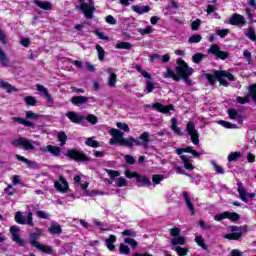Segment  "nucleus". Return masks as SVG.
I'll return each instance as SVG.
<instances>
[{"label": "nucleus", "instance_id": "obj_7", "mask_svg": "<svg viewBox=\"0 0 256 256\" xmlns=\"http://www.w3.org/2000/svg\"><path fill=\"white\" fill-rule=\"evenodd\" d=\"M15 221L19 225H29L30 227H33V212L31 210L28 211V217L25 219V216H23L22 212H16L15 214Z\"/></svg>", "mask_w": 256, "mask_h": 256}, {"label": "nucleus", "instance_id": "obj_58", "mask_svg": "<svg viewBox=\"0 0 256 256\" xmlns=\"http://www.w3.org/2000/svg\"><path fill=\"white\" fill-rule=\"evenodd\" d=\"M115 187H127V180L123 177H119L115 181Z\"/></svg>", "mask_w": 256, "mask_h": 256}, {"label": "nucleus", "instance_id": "obj_21", "mask_svg": "<svg viewBox=\"0 0 256 256\" xmlns=\"http://www.w3.org/2000/svg\"><path fill=\"white\" fill-rule=\"evenodd\" d=\"M228 23L230 25H235V26H239V25H247V21H245V17H243L241 14H233L230 19L228 20Z\"/></svg>", "mask_w": 256, "mask_h": 256}, {"label": "nucleus", "instance_id": "obj_59", "mask_svg": "<svg viewBox=\"0 0 256 256\" xmlns=\"http://www.w3.org/2000/svg\"><path fill=\"white\" fill-rule=\"evenodd\" d=\"M85 143L88 147H93V149H97V147H99V142L93 138H88Z\"/></svg>", "mask_w": 256, "mask_h": 256}, {"label": "nucleus", "instance_id": "obj_61", "mask_svg": "<svg viewBox=\"0 0 256 256\" xmlns=\"http://www.w3.org/2000/svg\"><path fill=\"white\" fill-rule=\"evenodd\" d=\"M116 126L118 127V129H121L126 133H129V131H131V128H129V125L127 123L118 122Z\"/></svg>", "mask_w": 256, "mask_h": 256}, {"label": "nucleus", "instance_id": "obj_22", "mask_svg": "<svg viewBox=\"0 0 256 256\" xmlns=\"http://www.w3.org/2000/svg\"><path fill=\"white\" fill-rule=\"evenodd\" d=\"M177 11H179V3L171 0L165 7L164 15H176Z\"/></svg>", "mask_w": 256, "mask_h": 256}, {"label": "nucleus", "instance_id": "obj_49", "mask_svg": "<svg viewBox=\"0 0 256 256\" xmlns=\"http://www.w3.org/2000/svg\"><path fill=\"white\" fill-rule=\"evenodd\" d=\"M24 101L29 107H35L37 105V100L33 96H26Z\"/></svg>", "mask_w": 256, "mask_h": 256}, {"label": "nucleus", "instance_id": "obj_24", "mask_svg": "<svg viewBox=\"0 0 256 256\" xmlns=\"http://www.w3.org/2000/svg\"><path fill=\"white\" fill-rule=\"evenodd\" d=\"M152 109H155L156 111H159L160 113H169V111H175V106L172 104L168 106H164L161 103H155L152 105Z\"/></svg>", "mask_w": 256, "mask_h": 256}, {"label": "nucleus", "instance_id": "obj_52", "mask_svg": "<svg viewBox=\"0 0 256 256\" xmlns=\"http://www.w3.org/2000/svg\"><path fill=\"white\" fill-rule=\"evenodd\" d=\"M86 121L88 123H91V125H97V123H99V118H97V116L93 115V114H88L85 117Z\"/></svg>", "mask_w": 256, "mask_h": 256}, {"label": "nucleus", "instance_id": "obj_26", "mask_svg": "<svg viewBox=\"0 0 256 256\" xmlns=\"http://www.w3.org/2000/svg\"><path fill=\"white\" fill-rule=\"evenodd\" d=\"M228 115L230 119H234L239 123V125L243 124V116H241V113H239L236 109L232 108L228 110Z\"/></svg>", "mask_w": 256, "mask_h": 256}, {"label": "nucleus", "instance_id": "obj_47", "mask_svg": "<svg viewBox=\"0 0 256 256\" xmlns=\"http://www.w3.org/2000/svg\"><path fill=\"white\" fill-rule=\"evenodd\" d=\"M16 159H18L19 161H21L22 163H25L26 165H28V167H35V162L19 155V154H16L15 155Z\"/></svg>", "mask_w": 256, "mask_h": 256}, {"label": "nucleus", "instance_id": "obj_62", "mask_svg": "<svg viewBox=\"0 0 256 256\" xmlns=\"http://www.w3.org/2000/svg\"><path fill=\"white\" fill-rule=\"evenodd\" d=\"M93 223L94 225H96V227H99V229H101L102 231H107V224L97 220V219H94L93 220Z\"/></svg>", "mask_w": 256, "mask_h": 256}, {"label": "nucleus", "instance_id": "obj_57", "mask_svg": "<svg viewBox=\"0 0 256 256\" xmlns=\"http://www.w3.org/2000/svg\"><path fill=\"white\" fill-rule=\"evenodd\" d=\"M119 251L121 255H129V253H131V248L125 244H120Z\"/></svg>", "mask_w": 256, "mask_h": 256}, {"label": "nucleus", "instance_id": "obj_19", "mask_svg": "<svg viewBox=\"0 0 256 256\" xmlns=\"http://www.w3.org/2000/svg\"><path fill=\"white\" fill-rule=\"evenodd\" d=\"M136 147H143V149L149 147V132H143L138 139H136Z\"/></svg>", "mask_w": 256, "mask_h": 256}, {"label": "nucleus", "instance_id": "obj_1", "mask_svg": "<svg viewBox=\"0 0 256 256\" xmlns=\"http://www.w3.org/2000/svg\"><path fill=\"white\" fill-rule=\"evenodd\" d=\"M205 77L210 85H215V81H217L222 85V87H229V82L226 81V79L229 81H235V76L225 70H215L213 73L205 74Z\"/></svg>", "mask_w": 256, "mask_h": 256}, {"label": "nucleus", "instance_id": "obj_60", "mask_svg": "<svg viewBox=\"0 0 256 256\" xmlns=\"http://www.w3.org/2000/svg\"><path fill=\"white\" fill-rule=\"evenodd\" d=\"M124 243L130 245L132 249H135L139 245V243H137L133 238H125Z\"/></svg>", "mask_w": 256, "mask_h": 256}, {"label": "nucleus", "instance_id": "obj_42", "mask_svg": "<svg viewBox=\"0 0 256 256\" xmlns=\"http://www.w3.org/2000/svg\"><path fill=\"white\" fill-rule=\"evenodd\" d=\"M226 219L233 221L234 223L241 219V216L237 212L226 211Z\"/></svg>", "mask_w": 256, "mask_h": 256}, {"label": "nucleus", "instance_id": "obj_63", "mask_svg": "<svg viewBox=\"0 0 256 256\" xmlns=\"http://www.w3.org/2000/svg\"><path fill=\"white\" fill-rule=\"evenodd\" d=\"M41 117L39 114L33 112V111H27L26 112V119H34L37 120Z\"/></svg>", "mask_w": 256, "mask_h": 256}, {"label": "nucleus", "instance_id": "obj_25", "mask_svg": "<svg viewBox=\"0 0 256 256\" xmlns=\"http://www.w3.org/2000/svg\"><path fill=\"white\" fill-rule=\"evenodd\" d=\"M182 195L184 197V203L191 212V215H195V206H193V202H191V197L189 196V193H187V191H184Z\"/></svg>", "mask_w": 256, "mask_h": 256}, {"label": "nucleus", "instance_id": "obj_5", "mask_svg": "<svg viewBox=\"0 0 256 256\" xmlns=\"http://www.w3.org/2000/svg\"><path fill=\"white\" fill-rule=\"evenodd\" d=\"M13 147H22L24 151H35V146H33V141L20 137L14 141H12Z\"/></svg>", "mask_w": 256, "mask_h": 256}, {"label": "nucleus", "instance_id": "obj_34", "mask_svg": "<svg viewBox=\"0 0 256 256\" xmlns=\"http://www.w3.org/2000/svg\"><path fill=\"white\" fill-rule=\"evenodd\" d=\"M164 79H173V81H181V76L176 74L171 68H167V73L164 74Z\"/></svg>", "mask_w": 256, "mask_h": 256}, {"label": "nucleus", "instance_id": "obj_43", "mask_svg": "<svg viewBox=\"0 0 256 256\" xmlns=\"http://www.w3.org/2000/svg\"><path fill=\"white\" fill-rule=\"evenodd\" d=\"M241 159V152L236 151V152H231L228 155V162L233 163L234 161H239Z\"/></svg>", "mask_w": 256, "mask_h": 256}, {"label": "nucleus", "instance_id": "obj_40", "mask_svg": "<svg viewBox=\"0 0 256 256\" xmlns=\"http://www.w3.org/2000/svg\"><path fill=\"white\" fill-rule=\"evenodd\" d=\"M0 63L2 67L9 66V58H7V55L5 54L2 48H0Z\"/></svg>", "mask_w": 256, "mask_h": 256}, {"label": "nucleus", "instance_id": "obj_55", "mask_svg": "<svg viewBox=\"0 0 256 256\" xmlns=\"http://www.w3.org/2000/svg\"><path fill=\"white\" fill-rule=\"evenodd\" d=\"M201 39H203V37L199 34H195L192 35L189 39H188V43L193 44V43H201Z\"/></svg>", "mask_w": 256, "mask_h": 256}, {"label": "nucleus", "instance_id": "obj_15", "mask_svg": "<svg viewBox=\"0 0 256 256\" xmlns=\"http://www.w3.org/2000/svg\"><path fill=\"white\" fill-rule=\"evenodd\" d=\"M208 55H215L216 59H227V52L221 51V48L217 44H213L210 49H208Z\"/></svg>", "mask_w": 256, "mask_h": 256}, {"label": "nucleus", "instance_id": "obj_54", "mask_svg": "<svg viewBox=\"0 0 256 256\" xmlns=\"http://www.w3.org/2000/svg\"><path fill=\"white\" fill-rule=\"evenodd\" d=\"M174 251H176V253L179 256H186L189 253V248H183L181 246H177Z\"/></svg>", "mask_w": 256, "mask_h": 256}, {"label": "nucleus", "instance_id": "obj_28", "mask_svg": "<svg viewBox=\"0 0 256 256\" xmlns=\"http://www.w3.org/2000/svg\"><path fill=\"white\" fill-rule=\"evenodd\" d=\"M170 129L176 134V135H179V136H183V131H181V128L178 127V123L179 121L177 120V118H171L170 120Z\"/></svg>", "mask_w": 256, "mask_h": 256}, {"label": "nucleus", "instance_id": "obj_48", "mask_svg": "<svg viewBox=\"0 0 256 256\" xmlns=\"http://www.w3.org/2000/svg\"><path fill=\"white\" fill-rule=\"evenodd\" d=\"M218 125H221L222 127H225V129H237V124H232V123L227 122L225 120L218 121Z\"/></svg>", "mask_w": 256, "mask_h": 256}, {"label": "nucleus", "instance_id": "obj_53", "mask_svg": "<svg viewBox=\"0 0 256 256\" xmlns=\"http://www.w3.org/2000/svg\"><path fill=\"white\" fill-rule=\"evenodd\" d=\"M58 141L60 142V147H63L67 143V134L65 132H59Z\"/></svg>", "mask_w": 256, "mask_h": 256}, {"label": "nucleus", "instance_id": "obj_3", "mask_svg": "<svg viewBox=\"0 0 256 256\" xmlns=\"http://www.w3.org/2000/svg\"><path fill=\"white\" fill-rule=\"evenodd\" d=\"M42 234H43V230L41 229H38L36 230V232L31 233L30 245L32 247H36V249H38L39 251H42V253H46L47 255H53V248L51 246H45L37 241Z\"/></svg>", "mask_w": 256, "mask_h": 256}, {"label": "nucleus", "instance_id": "obj_37", "mask_svg": "<svg viewBox=\"0 0 256 256\" xmlns=\"http://www.w3.org/2000/svg\"><path fill=\"white\" fill-rule=\"evenodd\" d=\"M210 163L216 175H225V168L219 165L215 160H212Z\"/></svg>", "mask_w": 256, "mask_h": 256}, {"label": "nucleus", "instance_id": "obj_9", "mask_svg": "<svg viewBox=\"0 0 256 256\" xmlns=\"http://www.w3.org/2000/svg\"><path fill=\"white\" fill-rule=\"evenodd\" d=\"M125 175L128 179H136L137 183H141L142 185H151V180L147 178L146 176H141L137 172H131L130 170L125 171Z\"/></svg>", "mask_w": 256, "mask_h": 256}, {"label": "nucleus", "instance_id": "obj_44", "mask_svg": "<svg viewBox=\"0 0 256 256\" xmlns=\"http://www.w3.org/2000/svg\"><path fill=\"white\" fill-rule=\"evenodd\" d=\"M245 35H246V37H247L248 39H250L251 41H253V42L256 41V32H255V28L249 27V28L246 30Z\"/></svg>", "mask_w": 256, "mask_h": 256}, {"label": "nucleus", "instance_id": "obj_39", "mask_svg": "<svg viewBox=\"0 0 256 256\" xmlns=\"http://www.w3.org/2000/svg\"><path fill=\"white\" fill-rule=\"evenodd\" d=\"M108 73L110 75L108 79V85L109 87H115V85H117V75L111 70H108Z\"/></svg>", "mask_w": 256, "mask_h": 256}, {"label": "nucleus", "instance_id": "obj_31", "mask_svg": "<svg viewBox=\"0 0 256 256\" xmlns=\"http://www.w3.org/2000/svg\"><path fill=\"white\" fill-rule=\"evenodd\" d=\"M117 242V236L116 235H110L109 238L105 239L106 247L109 249V251H115V245L114 243Z\"/></svg>", "mask_w": 256, "mask_h": 256}, {"label": "nucleus", "instance_id": "obj_11", "mask_svg": "<svg viewBox=\"0 0 256 256\" xmlns=\"http://www.w3.org/2000/svg\"><path fill=\"white\" fill-rule=\"evenodd\" d=\"M243 227L231 226V234H225L224 239H229L230 241H237L243 237Z\"/></svg>", "mask_w": 256, "mask_h": 256}, {"label": "nucleus", "instance_id": "obj_4", "mask_svg": "<svg viewBox=\"0 0 256 256\" xmlns=\"http://www.w3.org/2000/svg\"><path fill=\"white\" fill-rule=\"evenodd\" d=\"M135 69H136V71H138L139 74L142 75V77H144V79H147L146 86H145V92L147 94L153 93V90L155 89V82H153V77L151 76V74L149 72L143 70V68L139 64H137L135 66Z\"/></svg>", "mask_w": 256, "mask_h": 256}, {"label": "nucleus", "instance_id": "obj_56", "mask_svg": "<svg viewBox=\"0 0 256 256\" xmlns=\"http://www.w3.org/2000/svg\"><path fill=\"white\" fill-rule=\"evenodd\" d=\"M205 57V54L197 53L192 56L193 63L199 64L203 61V58Z\"/></svg>", "mask_w": 256, "mask_h": 256}, {"label": "nucleus", "instance_id": "obj_35", "mask_svg": "<svg viewBox=\"0 0 256 256\" xmlns=\"http://www.w3.org/2000/svg\"><path fill=\"white\" fill-rule=\"evenodd\" d=\"M0 87L2 89H5L7 93H18L19 89L15 88L13 85H11L9 82L0 81Z\"/></svg>", "mask_w": 256, "mask_h": 256}, {"label": "nucleus", "instance_id": "obj_6", "mask_svg": "<svg viewBox=\"0 0 256 256\" xmlns=\"http://www.w3.org/2000/svg\"><path fill=\"white\" fill-rule=\"evenodd\" d=\"M171 245H185L186 240L185 237L181 236V229L174 227L170 229Z\"/></svg>", "mask_w": 256, "mask_h": 256}, {"label": "nucleus", "instance_id": "obj_38", "mask_svg": "<svg viewBox=\"0 0 256 256\" xmlns=\"http://www.w3.org/2000/svg\"><path fill=\"white\" fill-rule=\"evenodd\" d=\"M180 158L184 163L185 169H187L188 171H193V169H195V167H193V164H191V160H189V156L181 155Z\"/></svg>", "mask_w": 256, "mask_h": 256}, {"label": "nucleus", "instance_id": "obj_51", "mask_svg": "<svg viewBox=\"0 0 256 256\" xmlns=\"http://www.w3.org/2000/svg\"><path fill=\"white\" fill-rule=\"evenodd\" d=\"M155 31V29H153V26H147L146 28H140L138 29V33H140V35H151V33H153Z\"/></svg>", "mask_w": 256, "mask_h": 256}, {"label": "nucleus", "instance_id": "obj_23", "mask_svg": "<svg viewBox=\"0 0 256 256\" xmlns=\"http://www.w3.org/2000/svg\"><path fill=\"white\" fill-rule=\"evenodd\" d=\"M74 183H76V185L80 187L82 191V195H91L89 190H87V187H89V184L87 182L81 183V176L79 175L74 176Z\"/></svg>", "mask_w": 256, "mask_h": 256}, {"label": "nucleus", "instance_id": "obj_32", "mask_svg": "<svg viewBox=\"0 0 256 256\" xmlns=\"http://www.w3.org/2000/svg\"><path fill=\"white\" fill-rule=\"evenodd\" d=\"M44 151L51 153L54 157H59V155H61V148L59 146L48 145L44 148Z\"/></svg>", "mask_w": 256, "mask_h": 256}, {"label": "nucleus", "instance_id": "obj_8", "mask_svg": "<svg viewBox=\"0 0 256 256\" xmlns=\"http://www.w3.org/2000/svg\"><path fill=\"white\" fill-rule=\"evenodd\" d=\"M249 91H250V95H246L244 97L239 96L236 101L237 103H240L241 105H245V103H249V101H254V103H256V83L252 84L248 87Z\"/></svg>", "mask_w": 256, "mask_h": 256}, {"label": "nucleus", "instance_id": "obj_41", "mask_svg": "<svg viewBox=\"0 0 256 256\" xmlns=\"http://www.w3.org/2000/svg\"><path fill=\"white\" fill-rule=\"evenodd\" d=\"M34 3L37 7H40V9H44V11H49V9H51V2L35 0Z\"/></svg>", "mask_w": 256, "mask_h": 256}, {"label": "nucleus", "instance_id": "obj_18", "mask_svg": "<svg viewBox=\"0 0 256 256\" xmlns=\"http://www.w3.org/2000/svg\"><path fill=\"white\" fill-rule=\"evenodd\" d=\"M19 231H21L19 226H12L10 228V233L12 235V241H15V243H17L18 245L23 247V245H25V241H23V239H21V237L19 236Z\"/></svg>", "mask_w": 256, "mask_h": 256}, {"label": "nucleus", "instance_id": "obj_64", "mask_svg": "<svg viewBox=\"0 0 256 256\" xmlns=\"http://www.w3.org/2000/svg\"><path fill=\"white\" fill-rule=\"evenodd\" d=\"M163 179H165V177H163V175H159V174L153 175V177H152V181H153L154 185H159V182L163 181Z\"/></svg>", "mask_w": 256, "mask_h": 256}, {"label": "nucleus", "instance_id": "obj_16", "mask_svg": "<svg viewBox=\"0 0 256 256\" xmlns=\"http://www.w3.org/2000/svg\"><path fill=\"white\" fill-rule=\"evenodd\" d=\"M54 187L60 193H67L69 191V183H67V180L63 176H60L59 180L54 182Z\"/></svg>", "mask_w": 256, "mask_h": 256}, {"label": "nucleus", "instance_id": "obj_17", "mask_svg": "<svg viewBox=\"0 0 256 256\" xmlns=\"http://www.w3.org/2000/svg\"><path fill=\"white\" fill-rule=\"evenodd\" d=\"M110 135L113 137V139L110 140V145H119L123 139L124 133L121 130L112 128L110 130Z\"/></svg>", "mask_w": 256, "mask_h": 256}, {"label": "nucleus", "instance_id": "obj_12", "mask_svg": "<svg viewBox=\"0 0 256 256\" xmlns=\"http://www.w3.org/2000/svg\"><path fill=\"white\" fill-rule=\"evenodd\" d=\"M186 131L191 137L193 145H199V132L195 129V124L193 122H188L186 126Z\"/></svg>", "mask_w": 256, "mask_h": 256}, {"label": "nucleus", "instance_id": "obj_14", "mask_svg": "<svg viewBox=\"0 0 256 256\" xmlns=\"http://www.w3.org/2000/svg\"><path fill=\"white\" fill-rule=\"evenodd\" d=\"M237 186L239 197L244 203H249V198L247 197H250L251 199L255 197V193H247V191H245V187H243V182H238Z\"/></svg>", "mask_w": 256, "mask_h": 256}, {"label": "nucleus", "instance_id": "obj_20", "mask_svg": "<svg viewBox=\"0 0 256 256\" xmlns=\"http://www.w3.org/2000/svg\"><path fill=\"white\" fill-rule=\"evenodd\" d=\"M67 157L74 161H88L89 159L83 154V152L77 150H68Z\"/></svg>", "mask_w": 256, "mask_h": 256}, {"label": "nucleus", "instance_id": "obj_27", "mask_svg": "<svg viewBox=\"0 0 256 256\" xmlns=\"http://www.w3.org/2000/svg\"><path fill=\"white\" fill-rule=\"evenodd\" d=\"M71 103L79 107V105H85V103H89V97L86 96H74L71 99Z\"/></svg>", "mask_w": 256, "mask_h": 256}, {"label": "nucleus", "instance_id": "obj_10", "mask_svg": "<svg viewBox=\"0 0 256 256\" xmlns=\"http://www.w3.org/2000/svg\"><path fill=\"white\" fill-rule=\"evenodd\" d=\"M79 10L84 13L86 19H93V13H95L93 0H90V3H82L79 6Z\"/></svg>", "mask_w": 256, "mask_h": 256}, {"label": "nucleus", "instance_id": "obj_46", "mask_svg": "<svg viewBox=\"0 0 256 256\" xmlns=\"http://www.w3.org/2000/svg\"><path fill=\"white\" fill-rule=\"evenodd\" d=\"M106 173L111 177L110 180H108L109 185H113V182L115 181V177H119V172L115 170H106Z\"/></svg>", "mask_w": 256, "mask_h": 256}, {"label": "nucleus", "instance_id": "obj_29", "mask_svg": "<svg viewBox=\"0 0 256 256\" xmlns=\"http://www.w3.org/2000/svg\"><path fill=\"white\" fill-rule=\"evenodd\" d=\"M48 231L51 235H61L63 233V228L59 225V223H52L48 228Z\"/></svg>", "mask_w": 256, "mask_h": 256}, {"label": "nucleus", "instance_id": "obj_30", "mask_svg": "<svg viewBox=\"0 0 256 256\" xmlns=\"http://www.w3.org/2000/svg\"><path fill=\"white\" fill-rule=\"evenodd\" d=\"M12 121H14L15 123H19L20 125H24L25 127L35 128V123L28 121L25 118L12 117Z\"/></svg>", "mask_w": 256, "mask_h": 256}, {"label": "nucleus", "instance_id": "obj_2", "mask_svg": "<svg viewBox=\"0 0 256 256\" xmlns=\"http://www.w3.org/2000/svg\"><path fill=\"white\" fill-rule=\"evenodd\" d=\"M176 63H177V66L175 68L176 73L180 75V79H184L186 85L191 87V85H193V81L189 77L194 73L193 68L189 67V65H187V63L181 58H179L176 61Z\"/></svg>", "mask_w": 256, "mask_h": 256}, {"label": "nucleus", "instance_id": "obj_33", "mask_svg": "<svg viewBox=\"0 0 256 256\" xmlns=\"http://www.w3.org/2000/svg\"><path fill=\"white\" fill-rule=\"evenodd\" d=\"M132 11H134V13H138V15H143L145 13H149V11H151V7L134 5L132 6Z\"/></svg>", "mask_w": 256, "mask_h": 256}, {"label": "nucleus", "instance_id": "obj_50", "mask_svg": "<svg viewBox=\"0 0 256 256\" xmlns=\"http://www.w3.org/2000/svg\"><path fill=\"white\" fill-rule=\"evenodd\" d=\"M96 51L98 53L99 61H105V50L103 49V47H101V45L97 44Z\"/></svg>", "mask_w": 256, "mask_h": 256}, {"label": "nucleus", "instance_id": "obj_36", "mask_svg": "<svg viewBox=\"0 0 256 256\" xmlns=\"http://www.w3.org/2000/svg\"><path fill=\"white\" fill-rule=\"evenodd\" d=\"M119 145L122 147H133V145H136V139L134 137L123 138L120 140Z\"/></svg>", "mask_w": 256, "mask_h": 256}, {"label": "nucleus", "instance_id": "obj_45", "mask_svg": "<svg viewBox=\"0 0 256 256\" xmlns=\"http://www.w3.org/2000/svg\"><path fill=\"white\" fill-rule=\"evenodd\" d=\"M115 47L116 49H125L130 51V49H133V44L129 42H118Z\"/></svg>", "mask_w": 256, "mask_h": 256}, {"label": "nucleus", "instance_id": "obj_13", "mask_svg": "<svg viewBox=\"0 0 256 256\" xmlns=\"http://www.w3.org/2000/svg\"><path fill=\"white\" fill-rule=\"evenodd\" d=\"M66 117L71 121V123H75L76 125H81V123L85 122V116L74 111H68L66 113Z\"/></svg>", "mask_w": 256, "mask_h": 256}]
</instances>
